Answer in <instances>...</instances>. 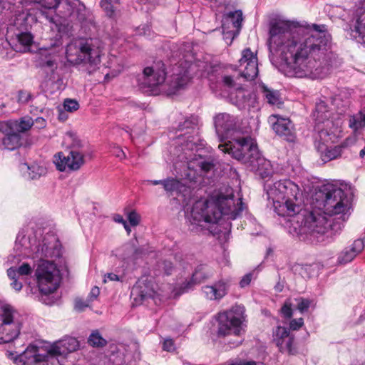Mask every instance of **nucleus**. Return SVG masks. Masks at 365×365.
<instances>
[{
    "mask_svg": "<svg viewBox=\"0 0 365 365\" xmlns=\"http://www.w3.org/2000/svg\"><path fill=\"white\" fill-rule=\"evenodd\" d=\"M155 294L153 284L147 280H139L131 291V296L136 303H141L148 299H153Z\"/></svg>",
    "mask_w": 365,
    "mask_h": 365,
    "instance_id": "b1692460",
    "label": "nucleus"
},
{
    "mask_svg": "<svg viewBox=\"0 0 365 365\" xmlns=\"http://www.w3.org/2000/svg\"><path fill=\"white\" fill-rule=\"evenodd\" d=\"M16 36L17 41L24 46H30L33 43L34 36L29 32H20Z\"/></svg>",
    "mask_w": 365,
    "mask_h": 365,
    "instance_id": "37998d69",
    "label": "nucleus"
},
{
    "mask_svg": "<svg viewBox=\"0 0 365 365\" xmlns=\"http://www.w3.org/2000/svg\"><path fill=\"white\" fill-rule=\"evenodd\" d=\"M302 215L304 217L303 226L305 228H327L326 224L328 219L323 215L317 212L304 211Z\"/></svg>",
    "mask_w": 365,
    "mask_h": 365,
    "instance_id": "c756f323",
    "label": "nucleus"
},
{
    "mask_svg": "<svg viewBox=\"0 0 365 365\" xmlns=\"http://www.w3.org/2000/svg\"><path fill=\"white\" fill-rule=\"evenodd\" d=\"M34 123V120L31 118H22L19 123L15 124V128L19 133H24L28 131Z\"/></svg>",
    "mask_w": 365,
    "mask_h": 365,
    "instance_id": "a19ab883",
    "label": "nucleus"
},
{
    "mask_svg": "<svg viewBox=\"0 0 365 365\" xmlns=\"http://www.w3.org/2000/svg\"><path fill=\"white\" fill-rule=\"evenodd\" d=\"M359 11H361L362 13H364V11H365V0L361 1V2L360 3V6H359V8L356 11V19L359 16Z\"/></svg>",
    "mask_w": 365,
    "mask_h": 365,
    "instance_id": "774afa93",
    "label": "nucleus"
},
{
    "mask_svg": "<svg viewBox=\"0 0 365 365\" xmlns=\"http://www.w3.org/2000/svg\"><path fill=\"white\" fill-rule=\"evenodd\" d=\"M2 144L5 148L14 150L21 145V136L19 133L10 130L3 138Z\"/></svg>",
    "mask_w": 365,
    "mask_h": 365,
    "instance_id": "72a5a7b5",
    "label": "nucleus"
},
{
    "mask_svg": "<svg viewBox=\"0 0 365 365\" xmlns=\"http://www.w3.org/2000/svg\"><path fill=\"white\" fill-rule=\"evenodd\" d=\"M128 220L132 227H136L139 225L141 217L135 210H132L128 214Z\"/></svg>",
    "mask_w": 365,
    "mask_h": 365,
    "instance_id": "09e8293b",
    "label": "nucleus"
},
{
    "mask_svg": "<svg viewBox=\"0 0 365 365\" xmlns=\"http://www.w3.org/2000/svg\"><path fill=\"white\" fill-rule=\"evenodd\" d=\"M46 240V238L44 237V239L43 240L42 250H43L45 249V251L46 252L45 255L48 256V255H51V254L48 253V250H50L53 247H55L56 245H55L52 246V245H51L50 242H47Z\"/></svg>",
    "mask_w": 365,
    "mask_h": 365,
    "instance_id": "69168bd1",
    "label": "nucleus"
},
{
    "mask_svg": "<svg viewBox=\"0 0 365 365\" xmlns=\"http://www.w3.org/2000/svg\"><path fill=\"white\" fill-rule=\"evenodd\" d=\"M349 125L354 130L365 127V113H360L359 118L350 120Z\"/></svg>",
    "mask_w": 365,
    "mask_h": 365,
    "instance_id": "a18cd8bd",
    "label": "nucleus"
},
{
    "mask_svg": "<svg viewBox=\"0 0 365 365\" xmlns=\"http://www.w3.org/2000/svg\"><path fill=\"white\" fill-rule=\"evenodd\" d=\"M216 133L222 138H231L239 134L236 118L227 113H220L215 117Z\"/></svg>",
    "mask_w": 365,
    "mask_h": 365,
    "instance_id": "2eb2a0df",
    "label": "nucleus"
},
{
    "mask_svg": "<svg viewBox=\"0 0 365 365\" xmlns=\"http://www.w3.org/2000/svg\"><path fill=\"white\" fill-rule=\"evenodd\" d=\"M274 341L280 351L294 354L296 349L294 345V336L290 334L289 329L278 326L273 334Z\"/></svg>",
    "mask_w": 365,
    "mask_h": 365,
    "instance_id": "412c9836",
    "label": "nucleus"
},
{
    "mask_svg": "<svg viewBox=\"0 0 365 365\" xmlns=\"http://www.w3.org/2000/svg\"><path fill=\"white\" fill-rule=\"evenodd\" d=\"M21 328L22 318L17 310L9 304L0 307V344L15 340Z\"/></svg>",
    "mask_w": 365,
    "mask_h": 365,
    "instance_id": "9d476101",
    "label": "nucleus"
},
{
    "mask_svg": "<svg viewBox=\"0 0 365 365\" xmlns=\"http://www.w3.org/2000/svg\"><path fill=\"white\" fill-rule=\"evenodd\" d=\"M218 148L224 153H227L232 158L247 165L257 155L259 151L252 138L249 136H240L238 134L231 136L230 140L225 144H220Z\"/></svg>",
    "mask_w": 365,
    "mask_h": 365,
    "instance_id": "6e6552de",
    "label": "nucleus"
},
{
    "mask_svg": "<svg viewBox=\"0 0 365 365\" xmlns=\"http://www.w3.org/2000/svg\"><path fill=\"white\" fill-rule=\"evenodd\" d=\"M144 83L148 87H155L163 83L167 72L164 62L161 60L154 61L150 66L143 69Z\"/></svg>",
    "mask_w": 365,
    "mask_h": 365,
    "instance_id": "a211bd4d",
    "label": "nucleus"
},
{
    "mask_svg": "<svg viewBox=\"0 0 365 365\" xmlns=\"http://www.w3.org/2000/svg\"><path fill=\"white\" fill-rule=\"evenodd\" d=\"M101 51L99 46L93 43L92 39L81 42L77 58L74 60L76 63H89L97 65L101 61Z\"/></svg>",
    "mask_w": 365,
    "mask_h": 365,
    "instance_id": "dca6fc26",
    "label": "nucleus"
},
{
    "mask_svg": "<svg viewBox=\"0 0 365 365\" xmlns=\"http://www.w3.org/2000/svg\"><path fill=\"white\" fill-rule=\"evenodd\" d=\"M82 144L80 140L74 139L68 155L60 152L56 155V167L60 171L78 170L85 163L84 156L80 151Z\"/></svg>",
    "mask_w": 365,
    "mask_h": 365,
    "instance_id": "ddd939ff",
    "label": "nucleus"
},
{
    "mask_svg": "<svg viewBox=\"0 0 365 365\" xmlns=\"http://www.w3.org/2000/svg\"><path fill=\"white\" fill-rule=\"evenodd\" d=\"M254 277V272L246 274L240 282V287L244 288L248 286Z\"/></svg>",
    "mask_w": 365,
    "mask_h": 365,
    "instance_id": "4d7b16f0",
    "label": "nucleus"
},
{
    "mask_svg": "<svg viewBox=\"0 0 365 365\" xmlns=\"http://www.w3.org/2000/svg\"><path fill=\"white\" fill-rule=\"evenodd\" d=\"M47 9H58L61 18L71 22L87 24L91 21V12L80 0H31Z\"/></svg>",
    "mask_w": 365,
    "mask_h": 365,
    "instance_id": "423d86ee",
    "label": "nucleus"
},
{
    "mask_svg": "<svg viewBox=\"0 0 365 365\" xmlns=\"http://www.w3.org/2000/svg\"><path fill=\"white\" fill-rule=\"evenodd\" d=\"M229 98L231 103L241 110L249 109L253 106L255 103V98L251 92L242 86L237 87L235 91H231Z\"/></svg>",
    "mask_w": 365,
    "mask_h": 365,
    "instance_id": "5701e85b",
    "label": "nucleus"
},
{
    "mask_svg": "<svg viewBox=\"0 0 365 365\" xmlns=\"http://www.w3.org/2000/svg\"><path fill=\"white\" fill-rule=\"evenodd\" d=\"M31 98V95L25 91H19V102L26 103H28Z\"/></svg>",
    "mask_w": 365,
    "mask_h": 365,
    "instance_id": "680f3d73",
    "label": "nucleus"
},
{
    "mask_svg": "<svg viewBox=\"0 0 365 365\" xmlns=\"http://www.w3.org/2000/svg\"><path fill=\"white\" fill-rule=\"evenodd\" d=\"M16 365H48L47 356L39 352L36 345H29L26 350L13 358Z\"/></svg>",
    "mask_w": 365,
    "mask_h": 365,
    "instance_id": "aec40b11",
    "label": "nucleus"
},
{
    "mask_svg": "<svg viewBox=\"0 0 365 365\" xmlns=\"http://www.w3.org/2000/svg\"><path fill=\"white\" fill-rule=\"evenodd\" d=\"M34 267H31L27 262H23L19 267H11L7 269V275L10 279L18 277L19 276H28L33 272Z\"/></svg>",
    "mask_w": 365,
    "mask_h": 365,
    "instance_id": "c9c22d12",
    "label": "nucleus"
},
{
    "mask_svg": "<svg viewBox=\"0 0 365 365\" xmlns=\"http://www.w3.org/2000/svg\"><path fill=\"white\" fill-rule=\"evenodd\" d=\"M140 254L141 252L136 250L133 245L127 244L117 250L115 255L122 260L129 263L130 261L135 260Z\"/></svg>",
    "mask_w": 365,
    "mask_h": 365,
    "instance_id": "473e14b6",
    "label": "nucleus"
},
{
    "mask_svg": "<svg viewBox=\"0 0 365 365\" xmlns=\"http://www.w3.org/2000/svg\"><path fill=\"white\" fill-rule=\"evenodd\" d=\"M258 62L256 54L250 48L242 51L239 61L238 71L234 75L222 77L223 85L232 91L242 86V82L254 80L258 75Z\"/></svg>",
    "mask_w": 365,
    "mask_h": 365,
    "instance_id": "0eeeda50",
    "label": "nucleus"
},
{
    "mask_svg": "<svg viewBox=\"0 0 365 365\" xmlns=\"http://www.w3.org/2000/svg\"><path fill=\"white\" fill-rule=\"evenodd\" d=\"M88 343L93 347H103L107 344V341L102 336L98 330H95L90 334Z\"/></svg>",
    "mask_w": 365,
    "mask_h": 365,
    "instance_id": "58836bf2",
    "label": "nucleus"
},
{
    "mask_svg": "<svg viewBox=\"0 0 365 365\" xmlns=\"http://www.w3.org/2000/svg\"><path fill=\"white\" fill-rule=\"evenodd\" d=\"M113 220L116 222L121 223L123 225L124 228H129L127 225L126 220L123 219L122 215L119 214H115L113 216Z\"/></svg>",
    "mask_w": 365,
    "mask_h": 365,
    "instance_id": "e2e57ef3",
    "label": "nucleus"
},
{
    "mask_svg": "<svg viewBox=\"0 0 365 365\" xmlns=\"http://www.w3.org/2000/svg\"><path fill=\"white\" fill-rule=\"evenodd\" d=\"M207 288L210 289L207 291V297L212 300H219L227 294L226 284L223 282H218Z\"/></svg>",
    "mask_w": 365,
    "mask_h": 365,
    "instance_id": "f704fd0d",
    "label": "nucleus"
},
{
    "mask_svg": "<svg viewBox=\"0 0 365 365\" xmlns=\"http://www.w3.org/2000/svg\"><path fill=\"white\" fill-rule=\"evenodd\" d=\"M246 320L245 308L242 305H235L230 309L219 314L218 334L226 336L233 334L240 336L243 331Z\"/></svg>",
    "mask_w": 365,
    "mask_h": 365,
    "instance_id": "9b49d317",
    "label": "nucleus"
},
{
    "mask_svg": "<svg viewBox=\"0 0 365 365\" xmlns=\"http://www.w3.org/2000/svg\"><path fill=\"white\" fill-rule=\"evenodd\" d=\"M269 121L272 124V129L277 135L287 141L294 142L296 139V133L294 124L289 118H282L279 115H272Z\"/></svg>",
    "mask_w": 365,
    "mask_h": 365,
    "instance_id": "6ab92c4d",
    "label": "nucleus"
},
{
    "mask_svg": "<svg viewBox=\"0 0 365 365\" xmlns=\"http://www.w3.org/2000/svg\"><path fill=\"white\" fill-rule=\"evenodd\" d=\"M267 194L279 215L294 216L302 210L300 189L290 180L275 182Z\"/></svg>",
    "mask_w": 365,
    "mask_h": 365,
    "instance_id": "7ed1b4c3",
    "label": "nucleus"
},
{
    "mask_svg": "<svg viewBox=\"0 0 365 365\" xmlns=\"http://www.w3.org/2000/svg\"><path fill=\"white\" fill-rule=\"evenodd\" d=\"M319 197L322 198L319 208L323 210L325 215H341L337 220L334 219L336 222L329 225V228L340 227L341 222H344L348 217L346 214L351 207L350 197L342 189L334 185H324L319 192Z\"/></svg>",
    "mask_w": 365,
    "mask_h": 365,
    "instance_id": "20e7f679",
    "label": "nucleus"
},
{
    "mask_svg": "<svg viewBox=\"0 0 365 365\" xmlns=\"http://www.w3.org/2000/svg\"><path fill=\"white\" fill-rule=\"evenodd\" d=\"M281 313L286 319H290L293 314L292 303L289 300H287L281 308Z\"/></svg>",
    "mask_w": 365,
    "mask_h": 365,
    "instance_id": "8fccbe9b",
    "label": "nucleus"
},
{
    "mask_svg": "<svg viewBox=\"0 0 365 365\" xmlns=\"http://www.w3.org/2000/svg\"><path fill=\"white\" fill-rule=\"evenodd\" d=\"M63 108L68 112H73L79 108V103L76 100L66 98L63 102Z\"/></svg>",
    "mask_w": 365,
    "mask_h": 365,
    "instance_id": "de8ad7c7",
    "label": "nucleus"
},
{
    "mask_svg": "<svg viewBox=\"0 0 365 365\" xmlns=\"http://www.w3.org/2000/svg\"><path fill=\"white\" fill-rule=\"evenodd\" d=\"M260 88L262 96L267 103L277 108L282 105L283 102L278 91L269 88L264 84L261 85Z\"/></svg>",
    "mask_w": 365,
    "mask_h": 365,
    "instance_id": "2f4dec72",
    "label": "nucleus"
},
{
    "mask_svg": "<svg viewBox=\"0 0 365 365\" xmlns=\"http://www.w3.org/2000/svg\"><path fill=\"white\" fill-rule=\"evenodd\" d=\"M119 4H120L107 3V1H100V6L103 11H104V13L106 14V16L112 19H115L118 16V6Z\"/></svg>",
    "mask_w": 365,
    "mask_h": 365,
    "instance_id": "4c0bfd02",
    "label": "nucleus"
},
{
    "mask_svg": "<svg viewBox=\"0 0 365 365\" xmlns=\"http://www.w3.org/2000/svg\"><path fill=\"white\" fill-rule=\"evenodd\" d=\"M289 234L300 241L310 243H329L336 235L334 230H289Z\"/></svg>",
    "mask_w": 365,
    "mask_h": 365,
    "instance_id": "4468645a",
    "label": "nucleus"
},
{
    "mask_svg": "<svg viewBox=\"0 0 365 365\" xmlns=\"http://www.w3.org/2000/svg\"><path fill=\"white\" fill-rule=\"evenodd\" d=\"M38 287L43 294L54 292L61 282L59 270L56 264L50 261H41L36 270Z\"/></svg>",
    "mask_w": 365,
    "mask_h": 365,
    "instance_id": "f8f14e48",
    "label": "nucleus"
},
{
    "mask_svg": "<svg viewBox=\"0 0 365 365\" xmlns=\"http://www.w3.org/2000/svg\"><path fill=\"white\" fill-rule=\"evenodd\" d=\"M144 83L148 87H155L163 83L167 72L164 62L161 60L154 61L150 66L143 69Z\"/></svg>",
    "mask_w": 365,
    "mask_h": 365,
    "instance_id": "f3484780",
    "label": "nucleus"
},
{
    "mask_svg": "<svg viewBox=\"0 0 365 365\" xmlns=\"http://www.w3.org/2000/svg\"><path fill=\"white\" fill-rule=\"evenodd\" d=\"M297 300L298 301L297 308L301 313L307 312L309 307L314 305V301L309 299L299 298Z\"/></svg>",
    "mask_w": 365,
    "mask_h": 365,
    "instance_id": "c03bdc74",
    "label": "nucleus"
},
{
    "mask_svg": "<svg viewBox=\"0 0 365 365\" xmlns=\"http://www.w3.org/2000/svg\"><path fill=\"white\" fill-rule=\"evenodd\" d=\"M140 359L139 345L131 342L110 345L101 361L103 365H135Z\"/></svg>",
    "mask_w": 365,
    "mask_h": 365,
    "instance_id": "1a4fd4ad",
    "label": "nucleus"
},
{
    "mask_svg": "<svg viewBox=\"0 0 365 365\" xmlns=\"http://www.w3.org/2000/svg\"><path fill=\"white\" fill-rule=\"evenodd\" d=\"M199 273L198 272H195L192 277V279L190 281L187 282L183 287H182V292H187L188 289L191 288L192 284H196L200 283V280L199 279Z\"/></svg>",
    "mask_w": 365,
    "mask_h": 365,
    "instance_id": "5fc2aeb1",
    "label": "nucleus"
},
{
    "mask_svg": "<svg viewBox=\"0 0 365 365\" xmlns=\"http://www.w3.org/2000/svg\"><path fill=\"white\" fill-rule=\"evenodd\" d=\"M364 248L362 239H357L352 244L346 247L338 255L337 262L339 264L351 262Z\"/></svg>",
    "mask_w": 365,
    "mask_h": 365,
    "instance_id": "bb28decb",
    "label": "nucleus"
},
{
    "mask_svg": "<svg viewBox=\"0 0 365 365\" xmlns=\"http://www.w3.org/2000/svg\"><path fill=\"white\" fill-rule=\"evenodd\" d=\"M207 178L217 179L222 172L223 165L221 162L215 158L207 160Z\"/></svg>",
    "mask_w": 365,
    "mask_h": 365,
    "instance_id": "e433bc0d",
    "label": "nucleus"
},
{
    "mask_svg": "<svg viewBox=\"0 0 365 365\" xmlns=\"http://www.w3.org/2000/svg\"><path fill=\"white\" fill-rule=\"evenodd\" d=\"M319 137L322 143L319 142L316 146L322 154L324 153V155L322 156V160L325 162L329 161L341 155V149L339 147L328 148L326 145V143L329 142V133L326 130L320 129L319 130Z\"/></svg>",
    "mask_w": 365,
    "mask_h": 365,
    "instance_id": "a878e982",
    "label": "nucleus"
},
{
    "mask_svg": "<svg viewBox=\"0 0 365 365\" xmlns=\"http://www.w3.org/2000/svg\"><path fill=\"white\" fill-rule=\"evenodd\" d=\"M198 123V119L197 117L195 116H190L186 119L182 123H180L177 130L178 131H184L187 130L185 133H190V131L188 130L190 129H194Z\"/></svg>",
    "mask_w": 365,
    "mask_h": 365,
    "instance_id": "ea45409f",
    "label": "nucleus"
},
{
    "mask_svg": "<svg viewBox=\"0 0 365 365\" xmlns=\"http://www.w3.org/2000/svg\"><path fill=\"white\" fill-rule=\"evenodd\" d=\"M189 173L187 177L191 181L199 182H203L205 174V160L200 158V160L193 159L188 163Z\"/></svg>",
    "mask_w": 365,
    "mask_h": 365,
    "instance_id": "c85d7f7f",
    "label": "nucleus"
},
{
    "mask_svg": "<svg viewBox=\"0 0 365 365\" xmlns=\"http://www.w3.org/2000/svg\"><path fill=\"white\" fill-rule=\"evenodd\" d=\"M237 205L231 187L223 185L215 190L207 198V223L216 224L222 219L235 220L244 209L239 199Z\"/></svg>",
    "mask_w": 365,
    "mask_h": 365,
    "instance_id": "f03ea898",
    "label": "nucleus"
},
{
    "mask_svg": "<svg viewBox=\"0 0 365 365\" xmlns=\"http://www.w3.org/2000/svg\"><path fill=\"white\" fill-rule=\"evenodd\" d=\"M312 33L299 41L302 26L297 21L274 18L269 23V49L280 52L289 77L323 78L332 68L334 54L329 51L331 37L324 24L309 26Z\"/></svg>",
    "mask_w": 365,
    "mask_h": 365,
    "instance_id": "f257e3e1",
    "label": "nucleus"
},
{
    "mask_svg": "<svg viewBox=\"0 0 365 365\" xmlns=\"http://www.w3.org/2000/svg\"><path fill=\"white\" fill-rule=\"evenodd\" d=\"M225 365H264L262 362H256L255 361H246L241 359H235L228 361Z\"/></svg>",
    "mask_w": 365,
    "mask_h": 365,
    "instance_id": "603ef678",
    "label": "nucleus"
},
{
    "mask_svg": "<svg viewBox=\"0 0 365 365\" xmlns=\"http://www.w3.org/2000/svg\"><path fill=\"white\" fill-rule=\"evenodd\" d=\"M192 225L203 227L205 222V200L200 198L192 205L191 210V220Z\"/></svg>",
    "mask_w": 365,
    "mask_h": 365,
    "instance_id": "7c9ffc66",
    "label": "nucleus"
},
{
    "mask_svg": "<svg viewBox=\"0 0 365 365\" xmlns=\"http://www.w3.org/2000/svg\"><path fill=\"white\" fill-rule=\"evenodd\" d=\"M163 185L166 191L174 192L180 190L182 183L177 179L170 178L163 180Z\"/></svg>",
    "mask_w": 365,
    "mask_h": 365,
    "instance_id": "79ce46f5",
    "label": "nucleus"
},
{
    "mask_svg": "<svg viewBox=\"0 0 365 365\" xmlns=\"http://www.w3.org/2000/svg\"><path fill=\"white\" fill-rule=\"evenodd\" d=\"M304 324V319L302 318L294 319L289 322V329L298 330Z\"/></svg>",
    "mask_w": 365,
    "mask_h": 365,
    "instance_id": "13d9d810",
    "label": "nucleus"
},
{
    "mask_svg": "<svg viewBox=\"0 0 365 365\" xmlns=\"http://www.w3.org/2000/svg\"><path fill=\"white\" fill-rule=\"evenodd\" d=\"M215 232H210V233L215 236L217 235V238L220 243L226 242L230 237L231 230H214Z\"/></svg>",
    "mask_w": 365,
    "mask_h": 365,
    "instance_id": "49530a36",
    "label": "nucleus"
},
{
    "mask_svg": "<svg viewBox=\"0 0 365 365\" xmlns=\"http://www.w3.org/2000/svg\"><path fill=\"white\" fill-rule=\"evenodd\" d=\"M99 294H100L99 288L98 287H93L91 289L87 299L91 303L92 302H93L95 299H97Z\"/></svg>",
    "mask_w": 365,
    "mask_h": 365,
    "instance_id": "bf43d9fd",
    "label": "nucleus"
},
{
    "mask_svg": "<svg viewBox=\"0 0 365 365\" xmlns=\"http://www.w3.org/2000/svg\"><path fill=\"white\" fill-rule=\"evenodd\" d=\"M39 66L42 68H49L51 73H53L57 68L56 63L53 60H47L39 63Z\"/></svg>",
    "mask_w": 365,
    "mask_h": 365,
    "instance_id": "864d4df0",
    "label": "nucleus"
},
{
    "mask_svg": "<svg viewBox=\"0 0 365 365\" xmlns=\"http://www.w3.org/2000/svg\"><path fill=\"white\" fill-rule=\"evenodd\" d=\"M190 43L182 44L172 56L171 61L174 63V73L170 83V93L186 86L192 78L190 71L192 70L194 54Z\"/></svg>",
    "mask_w": 365,
    "mask_h": 365,
    "instance_id": "39448f33",
    "label": "nucleus"
},
{
    "mask_svg": "<svg viewBox=\"0 0 365 365\" xmlns=\"http://www.w3.org/2000/svg\"><path fill=\"white\" fill-rule=\"evenodd\" d=\"M246 166L261 178H266L272 173V166L270 161L263 158L259 151Z\"/></svg>",
    "mask_w": 365,
    "mask_h": 365,
    "instance_id": "393cba45",
    "label": "nucleus"
},
{
    "mask_svg": "<svg viewBox=\"0 0 365 365\" xmlns=\"http://www.w3.org/2000/svg\"><path fill=\"white\" fill-rule=\"evenodd\" d=\"M158 266L159 269H162L167 275L170 274L174 269L172 262L168 260H163L158 262Z\"/></svg>",
    "mask_w": 365,
    "mask_h": 365,
    "instance_id": "3c124183",
    "label": "nucleus"
},
{
    "mask_svg": "<svg viewBox=\"0 0 365 365\" xmlns=\"http://www.w3.org/2000/svg\"><path fill=\"white\" fill-rule=\"evenodd\" d=\"M78 346V341L75 338L68 337L51 346L45 355L47 356V359L49 356L63 355L66 351L68 352L76 351Z\"/></svg>",
    "mask_w": 365,
    "mask_h": 365,
    "instance_id": "cd10ccee",
    "label": "nucleus"
},
{
    "mask_svg": "<svg viewBox=\"0 0 365 365\" xmlns=\"http://www.w3.org/2000/svg\"><path fill=\"white\" fill-rule=\"evenodd\" d=\"M243 21L242 12L240 10L230 11L223 16L222 29L227 30L226 34L231 36L229 43H232L234 38L239 34Z\"/></svg>",
    "mask_w": 365,
    "mask_h": 365,
    "instance_id": "4be33fe9",
    "label": "nucleus"
},
{
    "mask_svg": "<svg viewBox=\"0 0 365 365\" xmlns=\"http://www.w3.org/2000/svg\"><path fill=\"white\" fill-rule=\"evenodd\" d=\"M120 281V277L118 275L114 273H108L104 276L103 282H107V281Z\"/></svg>",
    "mask_w": 365,
    "mask_h": 365,
    "instance_id": "0e129e2a",
    "label": "nucleus"
},
{
    "mask_svg": "<svg viewBox=\"0 0 365 365\" xmlns=\"http://www.w3.org/2000/svg\"><path fill=\"white\" fill-rule=\"evenodd\" d=\"M91 304V302L86 299V300L78 299L75 302V309L78 311H83L86 307H88Z\"/></svg>",
    "mask_w": 365,
    "mask_h": 365,
    "instance_id": "6e6d98bb",
    "label": "nucleus"
},
{
    "mask_svg": "<svg viewBox=\"0 0 365 365\" xmlns=\"http://www.w3.org/2000/svg\"><path fill=\"white\" fill-rule=\"evenodd\" d=\"M13 282L11 283V286L16 291H20L22 288V283L19 282L17 277L11 279Z\"/></svg>",
    "mask_w": 365,
    "mask_h": 365,
    "instance_id": "338daca9",
    "label": "nucleus"
},
{
    "mask_svg": "<svg viewBox=\"0 0 365 365\" xmlns=\"http://www.w3.org/2000/svg\"><path fill=\"white\" fill-rule=\"evenodd\" d=\"M163 349L167 351H173L175 350L174 342L170 339H165L163 344Z\"/></svg>",
    "mask_w": 365,
    "mask_h": 365,
    "instance_id": "052dcab7",
    "label": "nucleus"
}]
</instances>
